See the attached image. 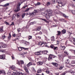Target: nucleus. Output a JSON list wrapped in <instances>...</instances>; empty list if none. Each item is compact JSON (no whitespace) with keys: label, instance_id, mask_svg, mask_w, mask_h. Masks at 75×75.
I'll use <instances>...</instances> for the list:
<instances>
[{"label":"nucleus","instance_id":"f257e3e1","mask_svg":"<svg viewBox=\"0 0 75 75\" xmlns=\"http://www.w3.org/2000/svg\"><path fill=\"white\" fill-rule=\"evenodd\" d=\"M20 5L21 4H18L17 5V7L14 10V11L15 12H18V11H20Z\"/></svg>","mask_w":75,"mask_h":75},{"label":"nucleus","instance_id":"f03ea898","mask_svg":"<svg viewBox=\"0 0 75 75\" xmlns=\"http://www.w3.org/2000/svg\"><path fill=\"white\" fill-rule=\"evenodd\" d=\"M68 72H69V73H71L72 74H74V71L71 70L70 71H66L65 72L63 73L62 74H61V75H65V74H66V73H67Z\"/></svg>","mask_w":75,"mask_h":75},{"label":"nucleus","instance_id":"7ed1b4c3","mask_svg":"<svg viewBox=\"0 0 75 75\" xmlns=\"http://www.w3.org/2000/svg\"><path fill=\"white\" fill-rule=\"evenodd\" d=\"M45 17H46L47 20H50V19L51 16L50 14H46V15H45Z\"/></svg>","mask_w":75,"mask_h":75},{"label":"nucleus","instance_id":"20e7f679","mask_svg":"<svg viewBox=\"0 0 75 75\" xmlns=\"http://www.w3.org/2000/svg\"><path fill=\"white\" fill-rule=\"evenodd\" d=\"M57 2L59 4V5L60 7L62 6V3H61V1H60V0H57Z\"/></svg>","mask_w":75,"mask_h":75},{"label":"nucleus","instance_id":"39448f33","mask_svg":"<svg viewBox=\"0 0 75 75\" xmlns=\"http://www.w3.org/2000/svg\"><path fill=\"white\" fill-rule=\"evenodd\" d=\"M20 35H21V33H20L16 34V40H19Z\"/></svg>","mask_w":75,"mask_h":75},{"label":"nucleus","instance_id":"423d86ee","mask_svg":"<svg viewBox=\"0 0 75 75\" xmlns=\"http://www.w3.org/2000/svg\"><path fill=\"white\" fill-rule=\"evenodd\" d=\"M0 59H6V55L2 54L0 55Z\"/></svg>","mask_w":75,"mask_h":75},{"label":"nucleus","instance_id":"0eeeda50","mask_svg":"<svg viewBox=\"0 0 75 75\" xmlns=\"http://www.w3.org/2000/svg\"><path fill=\"white\" fill-rule=\"evenodd\" d=\"M57 34H56L57 38H58L59 36L61 35V32L60 31H57Z\"/></svg>","mask_w":75,"mask_h":75},{"label":"nucleus","instance_id":"6e6552de","mask_svg":"<svg viewBox=\"0 0 75 75\" xmlns=\"http://www.w3.org/2000/svg\"><path fill=\"white\" fill-rule=\"evenodd\" d=\"M63 44H61L60 45V47L61 48V50H65V49L66 48V47L65 46H63Z\"/></svg>","mask_w":75,"mask_h":75},{"label":"nucleus","instance_id":"1a4fd4ad","mask_svg":"<svg viewBox=\"0 0 75 75\" xmlns=\"http://www.w3.org/2000/svg\"><path fill=\"white\" fill-rule=\"evenodd\" d=\"M28 28L24 27L22 28V31H27V30H28Z\"/></svg>","mask_w":75,"mask_h":75},{"label":"nucleus","instance_id":"9d476101","mask_svg":"<svg viewBox=\"0 0 75 75\" xmlns=\"http://www.w3.org/2000/svg\"><path fill=\"white\" fill-rule=\"evenodd\" d=\"M31 65H35V64L31 62H30L28 64L27 66H31Z\"/></svg>","mask_w":75,"mask_h":75},{"label":"nucleus","instance_id":"9b49d317","mask_svg":"<svg viewBox=\"0 0 75 75\" xmlns=\"http://www.w3.org/2000/svg\"><path fill=\"white\" fill-rule=\"evenodd\" d=\"M46 12L47 13H48L49 14H51L52 13V11L49 9H47L46 10Z\"/></svg>","mask_w":75,"mask_h":75},{"label":"nucleus","instance_id":"f8f14e48","mask_svg":"<svg viewBox=\"0 0 75 75\" xmlns=\"http://www.w3.org/2000/svg\"><path fill=\"white\" fill-rule=\"evenodd\" d=\"M42 54H45V55H47V54L48 53V51L47 50H44L42 52Z\"/></svg>","mask_w":75,"mask_h":75},{"label":"nucleus","instance_id":"ddd939ff","mask_svg":"<svg viewBox=\"0 0 75 75\" xmlns=\"http://www.w3.org/2000/svg\"><path fill=\"white\" fill-rule=\"evenodd\" d=\"M23 43L25 46H27V45H30V43L29 42H25V41H23Z\"/></svg>","mask_w":75,"mask_h":75},{"label":"nucleus","instance_id":"4468645a","mask_svg":"<svg viewBox=\"0 0 75 75\" xmlns=\"http://www.w3.org/2000/svg\"><path fill=\"white\" fill-rule=\"evenodd\" d=\"M29 16H32V17H33V16H35V15H36V13H35L33 12L32 13H30L29 14Z\"/></svg>","mask_w":75,"mask_h":75},{"label":"nucleus","instance_id":"2eb2a0df","mask_svg":"<svg viewBox=\"0 0 75 75\" xmlns=\"http://www.w3.org/2000/svg\"><path fill=\"white\" fill-rule=\"evenodd\" d=\"M44 42H40L39 43H38V45H40L41 46V45H44Z\"/></svg>","mask_w":75,"mask_h":75},{"label":"nucleus","instance_id":"dca6fc26","mask_svg":"<svg viewBox=\"0 0 75 75\" xmlns=\"http://www.w3.org/2000/svg\"><path fill=\"white\" fill-rule=\"evenodd\" d=\"M41 51L39 52H37L35 53V54L36 55H41Z\"/></svg>","mask_w":75,"mask_h":75},{"label":"nucleus","instance_id":"f3484780","mask_svg":"<svg viewBox=\"0 0 75 75\" xmlns=\"http://www.w3.org/2000/svg\"><path fill=\"white\" fill-rule=\"evenodd\" d=\"M75 64V60H73L72 61L71 63L69 64V65L73 66L72 64Z\"/></svg>","mask_w":75,"mask_h":75},{"label":"nucleus","instance_id":"a211bd4d","mask_svg":"<svg viewBox=\"0 0 75 75\" xmlns=\"http://www.w3.org/2000/svg\"><path fill=\"white\" fill-rule=\"evenodd\" d=\"M41 27H39L36 28V31H40V30H41Z\"/></svg>","mask_w":75,"mask_h":75},{"label":"nucleus","instance_id":"6ab92c4d","mask_svg":"<svg viewBox=\"0 0 75 75\" xmlns=\"http://www.w3.org/2000/svg\"><path fill=\"white\" fill-rule=\"evenodd\" d=\"M51 59H52V57L51 56V54H50L49 56L48 60V61H50V60H51Z\"/></svg>","mask_w":75,"mask_h":75},{"label":"nucleus","instance_id":"aec40b11","mask_svg":"<svg viewBox=\"0 0 75 75\" xmlns=\"http://www.w3.org/2000/svg\"><path fill=\"white\" fill-rule=\"evenodd\" d=\"M3 74L4 75H6L5 71L4 70L0 71V74Z\"/></svg>","mask_w":75,"mask_h":75},{"label":"nucleus","instance_id":"412c9836","mask_svg":"<svg viewBox=\"0 0 75 75\" xmlns=\"http://www.w3.org/2000/svg\"><path fill=\"white\" fill-rule=\"evenodd\" d=\"M11 38V33H9L8 36V40H10Z\"/></svg>","mask_w":75,"mask_h":75},{"label":"nucleus","instance_id":"4be33fe9","mask_svg":"<svg viewBox=\"0 0 75 75\" xmlns=\"http://www.w3.org/2000/svg\"><path fill=\"white\" fill-rule=\"evenodd\" d=\"M51 64L53 65L54 66H58V64L57 63H52Z\"/></svg>","mask_w":75,"mask_h":75},{"label":"nucleus","instance_id":"5701e85b","mask_svg":"<svg viewBox=\"0 0 75 75\" xmlns=\"http://www.w3.org/2000/svg\"><path fill=\"white\" fill-rule=\"evenodd\" d=\"M51 38V40L52 41H55V37L54 36H52Z\"/></svg>","mask_w":75,"mask_h":75},{"label":"nucleus","instance_id":"b1692460","mask_svg":"<svg viewBox=\"0 0 75 75\" xmlns=\"http://www.w3.org/2000/svg\"><path fill=\"white\" fill-rule=\"evenodd\" d=\"M10 68L11 69H14L16 68V67L15 66H10Z\"/></svg>","mask_w":75,"mask_h":75},{"label":"nucleus","instance_id":"393cba45","mask_svg":"<svg viewBox=\"0 0 75 75\" xmlns=\"http://www.w3.org/2000/svg\"><path fill=\"white\" fill-rule=\"evenodd\" d=\"M3 26H1L0 27V32H3Z\"/></svg>","mask_w":75,"mask_h":75},{"label":"nucleus","instance_id":"a878e982","mask_svg":"<svg viewBox=\"0 0 75 75\" xmlns=\"http://www.w3.org/2000/svg\"><path fill=\"white\" fill-rule=\"evenodd\" d=\"M69 59H67V60H66V64H70L69 63Z\"/></svg>","mask_w":75,"mask_h":75},{"label":"nucleus","instance_id":"bb28decb","mask_svg":"<svg viewBox=\"0 0 75 75\" xmlns=\"http://www.w3.org/2000/svg\"><path fill=\"white\" fill-rule=\"evenodd\" d=\"M2 48H6L7 47V45L6 44H4L2 46Z\"/></svg>","mask_w":75,"mask_h":75},{"label":"nucleus","instance_id":"cd10ccee","mask_svg":"<svg viewBox=\"0 0 75 75\" xmlns=\"http://www.w3.org/2000/svg\"><path fill=\"white\" fill-rule=\"evenodd\" d=\"M69 51H71V52L72 53H73L75 55V50L71 49V50H69Z\"/></svg>","mask_w":75,"mask_h":75},{"label":"nucleus","instance_id":"c85d7f7f","mask_svg":"<svg viewBox=\"0 0 75 75\" xmlns=\"http://www.w3.org/2000/svg\"><path fill=\"white\" fill-rule=\"evenodd\" d=\"M42 20L43 21H45V23H49L48 21H47V20H46V19L44 18L42 19Z\"/></svg>","mask_w":75,"mask_h":75},{"label":"nucleus","instance_id":"c756f323","mask_svg":"<svg viewBox=\"0 0 75 75\" xmlns=\"http://www.w3.org/2000/svg\"><path fill=\"white\" fill-rule=\"evenodd\" d=\"M59 21H65V19H59Z\"/></svg>","mask_w":75,"mask_h":75},{"label":"nucleus","instance_id":"7c9ffc66","mask_svg":"<svg viewBox=\"0 0 75 75\" xmlns=\"http://www.w3.org/2000/svg\"><path fill=\"white\" fill-rule=\"evenodd\" d=\"M53 49L54 50H56V51H57L58 50V47H54Z\"/></svg>","mask_w":75,"mask_h":75},{"label":"nucleus","instance_id":"2f4dec72","mask_svg":"<svg viewBox=\"0 0 75 75\" xmlns=\"http://www.w3.org/2000/svg\"><path fill=\"white\" fill-rule=\"evenodd\" d=\"M40 2H37V4H35V6H40L41 4Z\"/></svg>","mask_w":75,"mask_h":75},{"label":"nucleus","instance_id":"473e14b6","mask_svg":"<svg viewBox=\"0 0 75 75\" xmlns=\"http://www.w3.org/2000/svg\"><path fill=\"white\" fill-rule=\"evenodd\" d=\"M63 34H64L66 33V30L65 29H63L62 31Z\"/></svg>","mask_w":75,"mask_h":75},{"label":"nucleus","instance_id":"72a5a7b5","mask_svg":"<svg viewBox=\"0 0 75 75\" xmlns=\"http://www.w3.org/2000/svg\"><path fill=\"white\" fill-rule=\"evenodd\" d=\"M21 65V66H22V65H23V64H24V61L23 60L21 61V63H20Z\"/></svg>","mask_w":75,"mask_h":75},{"label":"nucleus","instance_id":"f704fd0d","mask_svg":"<svg viewBox=\"0 0 75 75\" xmlns=\"http://www.w3.org/2000/svg\"><path fill=\"white\" fill-rule=\"evenodd\" d=\"M17 74L18 75H23V73H21L20 72H18L17 73Z\"/></svg>","mask_w":75,"mask_h":75},{"label":"nucleus","instance_id":"c9c22d12","mask_svg":"<svg viewBox=\"0 0 75 75\" xmlns=\"http://www.w3.org/2000/svg\"><path fill=\"white\" fill-rule=\"evenodd\" d=\"M71 13H72L73 15H74V14H75V11L74 10H71Z\"/></svg>","mask_w":75,"mask_h":75},{"label":"nucleus","instance_id":"e433bc0d","mask_svg":"<svg viewBox=\"0 0 75 75\" xmlns=\"http://www.w3.org/2000/svg\"><path fill=\"white\" fill-rule=\"evenodd\" d=\"M38 64L39 65H41L42 64V62H38Z\"/></svg>","mask_w":75,"mask_h":75},{"label":"nucleus","instance_id":"4c0bfd02","mask_svg":"<svg viewBox=\"0 0 75 75\" xmlns=\"http://www.w3.org/2000/svg\"><path fill=\"white\" fill-rule=\"evenodd\" d=\"M9 5H10V4L7 3L5 4V5H4V7H7V6H8Z\"/></svg>","mask_w":75,"mask_h":75},{"label":"nucleus","instance_id":"58836bf2","mask_svg":"<svg viewBox=\"0 0 75 75\" xmlns=\"http://www.w3.org/2000/svg\"><path fill=\"white\" fill-rule=\"evenodd\" d=\"M39 60H40V59H39V58H37L36 59H35V61L38 63V62H39Z\"/></svg>","mask_w":75,"mask_h":75},{"label":"nucleus","instance_id":"ea45409f","mask_svg":"<svg viewBox=\"0 0 75 75\" xmlns=\"http://www.w3.org/2000/svg\"><path fill=\"white\" fill-rule=\"evenodd\" d=\"M22 48H23V47H19L18 48V50L19 51H21L22 50Z\"/></svg>","mask_w":75,"mask_h":75},{"label":"nucleus","instance_id":"a19ab883","mask_svg":"<svg viewBox=\"0 0 75 75\" xmlns=\"http://www.w3.org/2000/svg\"><path fill=\"white\" fill-rule=\"evenodd\" d=\"M25 13H23L22 14V16H21L22 18H24V17H25Z\"/></svg>","mask_w":75,"mask_h":75},{"label":"nucleus","instance_id":"79ce46f5","mask_svg":"<svg viewBox=\"0 0 75 75\" xmlns=\"http://www.w3.org/2000/svg\"><path fill=\"white\" fill-rule=\"evenodd\" d=\"M16 34L15 33H13L12 36L13 37H16Z\"/></svg>","mask_w":75,"mask_h":75},{"label":"nucleus","instance_id":"37998d69","mask_svg":"<svg viewBox=\"0 0 75 75\" xmlns=\"http://www.w3.org/2000/svg\"><path fill=\"white\" fill-rule=\"evenodd\" d=\"M17 64H18V65H21V64H20V61H18V60L17 61Z\"/></svg>","mask_w":75,"mask_h":75},{"label":"nucleus","instance_id":"c03bdc74","mask_svg":"<svg viewBox=\"0 0 75 75\" xmlns=\"http://www.w3.org/2000/svg\"><path fill=\"white\" fill-rule=\"evenodd\" d=\"M28 37V39L29 40H30L31 39H32V36H30V35H29Z\"/></svg>","mask_w":75,"mask_h":75},{"label":"nucleus","instance_id":"a18cd8bd","mask_svg":"<svg viewBox=\"0 0 75 75\" xmlns=\"http://www.w3.org/2000/svg\"><path fill=\"white\" fill-rule=\"evenodd\" d=\"M73 43L75 45V38H73Z\"/></svg>","mask_w":75,"mask_h":75},{"label":"nucleus","instance_id":"49530a36","mask_svg":"<svg viewBox=\"0 0 75 75\" xmlns=\"http://www.w3.org/2000/svg\"><path fill=\"white\" fill-rule=\"evenodd\" d=\"M38 73H41V70L40 69H39L38 70Z\"/></svg>","mask_w":75,"mask_h":75},{"label":"nucleus","instance_id":"de8ad7c7","mask_svg":"<svg viewBox=\"0 0 75 75\" xmlns=\"http://www.w3.org/2000/svg\"><path fill=\"white\" fill-rule=\"evenodd\" d=\"M64 53V54H67V55H68V52L67 51V50L65 51Z\"/></svg>","mask_w":75,"mask_h":75},{"label":"nucleus","instance_id":"09e8293b","mask_svg":"<svg viewBox=\"0 0 75 75\" xmlns=\"http://www.w3.org/2000/svg\"><path fill=\"white\" fill-rule=\"evenodd\" d=\"M30 8H28L27 9L25 10V12H27V11H29V10H30Z\"/></svg>","mask_w":75,"mask_h":75},{"label":"nucleus","instance_id":"8fccbe9b","mask_svg":"<svg viewBox=\"0 0 75 75\" xmlns=\"http://www.w3.org/2000/svg\"><path fill=\"white\" fill-rule=\"evenodd\" d=\"M50 2H47V5L48 6L49 5H50Z\"/></svg>","mask_w":75,"mask_h":75},{"label":"nucleus","instance_id":"3c124183","mask_svg":"<svg viewBox=\"0 0 75 75\" xmlns=\"http://www.w3.org/2000/svg\"><path fill=\"white\" fill-rule=\"evenodd\" d=\"M23 68L24 69V70H25L27 69V67L25 66H23Z\"/></svg>","mask_w":75,"mask_h":75},{"label":"nucleus","instance_id":"603ef678","mask_svg":"<svg viewBox=\"0 0 75 75\" xmlns=\"http://www.w3.org/2000/svg\"><path fill=\"white\" fill-rule=\"evenodd\" d=\"M60 58L61 60H63V59H64V57L62 56H61V57H60Z\"/></svg>","mask_w":75,"mask_h":75},{"label":"nucleus","instance_id":"864d4df0","mask_svg":"<svg viewBox=\"0 0 75 75\" xmlns=\"http://www.w3.org/2000/svg\"><path fill=\"white\" fill-rule=\"evenodd\" d=\"M22 48L24 50H28V48H25L24 47H22Z\"/></svg>","mask_w":75,"mask_h":75},{"label":"nucleus","instance_id":"5fc2aeb1","mask_svg":"<svg viewBox=\"0 0 75 75\" xmlns=\"http://www.w3.org/2000/svg\"><path fill=\"white\" fill-rule=\"evenodd\" d=\"M51 57H52L53 58L55 57V56H54V55H53L52 54H50Z\"/></svg>","mask_w":75,"mask_h":75},{"label":"nucleus","instance_id":"6e6d98bb","mask_svg":"<svg viewBox=\"0 0 75 75\" xmlns=\"http://www.w3.org/2000/svg\"><path fill=\"white\" fill-rule=\"evenodd\" d=\"M11 25H14V22H12V23L10 25V26H11Z\"/></svg>","mask_w":75,"mask_h":75},{"label":"nucleus","instance_id":"4d7b16f0","mask_svg":"<svg viewBox=\"0 0 75 75\" xmlns=\"http://www.w3.org/2000/svg\"><path fill=\"white\" fill-rule=\"evenodd\" d=\"M5 23L7 25H10V24L8 23L7 22L5 21Z\"/></svg>","mask_w":75,"mask_h":75},{"label":"nucleus","instance_id":"13d9d810","mask_svg":"<svg viewBox=\"0 0 75 75\" xmlns=\"http://www.w3.org/2000/svg\"><path fill=\"white\" fill-rule=\"evenodd\" d=\"M25 71L27 72V74H29V71H28V70L27 69L25 70Z\"/></svg>","mask_w":75,"mask_h":75},{"label":"nucleus","instance_id":"bf43d9fd","mask_svg":"<svg viewBox=\"0 0 75 75\" xmlns=\"http://www.w3.org/2000/svg\"><path fill=\"white\" fill-rule=\"evenodd\" d=\"M17 31L18 33H19L20 31H21V29L20 28H19L17 29Z\"/></svg>","mask_w":75,"mask_h":75},{"label":"nucleus","instance_id":"052dcab7","mask_svg":"<svg viewBox=\"0 0 75 75\" xmlns=\"http://www.w3.org/2000/svg\"><path fill=\"white\" fill-rule=\"evenodd\" d=\"M38 12V11L37 10H34L33 12V13H35V14H36V13H37Z\"/></svg>","mask_w":75,"mask_h":75},{"label":"nucleus","instance_id":"680f3d73","mask_svg":"<svg viewBox=\"0 0 75 75\" xmlns=\"http://www.w3.org/2000/svg\"><path fill=\"white\" fill-rule=\"evenodd\" d=\"M32 70L33 71V72H36V71L35 70V69H34V68H33L32 69Z\"/></svg>","mask_w":75,"mask_h":75},{"label":"nucleus","instance_id":"e2e57ef3","mask_svg":"<svg viewBox=\"0 0 75 75\" xmlns=\"http://www.w3.org/2000/svg\"><path fill=\"white\" fill-rule=\"evenodd\" d=\"M2 38L3 39H5V38H6V36H5V35H4L2 36Z\"/></svg>","mask_w":75,"mask_h":75},{"label":"nucleus","instance_id":"0e129e2a","mask_svg":"<svg viewBox=\"0 0 75 75\" xmlns=\"http://www.w3.org/2000/svg\"><path fill=\"white\" fill-rule=\"evenodd\" d=\"M52 2L53 3V4H55V3H56L55 2V0H52Z\"/></svg>","mask_w":75,"mask_h":75},{"label":"nucleus","instance_id":"69168bd1","mask_svg":"<svg viewBox=\"0 0 75 75\" xmlns=\"http://www.w3.org/2000/svg\"><path fill=\"white\" fill-rule=\"evenodd\" d=\"M53 20L55 21V22H58V20L56 19H53Z\"/></svg>","mask_w":75,"mask_h":75},{"label":"nucleus","instance_id":"338daca9","mask_svg":"<svg viewBox=\"0 0 75 75\" xmlns=\"http://www.w3.org/2000/svg\"><path fill=\"white\" fill-rule=\"evenodd\" d=\"M27 7V5H25L24 6H23V8H25L26 7Z\"/></svg>","mask_w":75,"mask_h":75},{"label":"nucleus","instance_id":"774afa93","mask_svg":"<svg viewBox=\"0 0 75 75\" xmlns=\"http://www.w3.org/2000/svg\"><path fill=\"white\" fill-rule=\"evenodd\" d=\"M12 75H17V74L16 73L13 72L12 74Z\"/></svg>","mask_w":75,"mask_h":75}]
</instances>
